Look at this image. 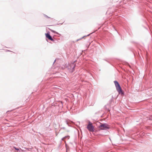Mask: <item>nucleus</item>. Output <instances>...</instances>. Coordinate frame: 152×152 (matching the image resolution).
Segmentation results:
<instances>
[{
	"instance_id": "2",
	"label": "nucleus",
	"mask_w": 152,
	"mask_h": 152,
	"mask_svg": "<svg viewBox=\"0 0 152 152\" xmlns=\"http://www.w3.org/2000/svg\"><path fill=\"white\" fill-rule=\"evenodd\" d=\"M99 129L101 130H106L109 129L110 128L109 126L105 124H101L99 127Z\"/></svg>"
},
{
	"instance_id": "3",
	"label": "nucleus",
	"mask_w": 152,
	"mask_h": 152,
	"mask_svg": "<svg viewBox=\"0 0 152 152\" xmlns=\"http://www.w3.org/2000/svg\"><path fill=\"white\" fill-rule=\"evenodd\" d=\"M87 128L89 131L91 132H93L94 129V127L92 124L90 122H89L87 126Z\"/></svg>"
},
{
	"instance_id": "1",
	"label": "nucleus",
	"mask_w": 152,
	"mask_h": 152,
	"mask_svg": "<svg viewBox=\"0 0 152 152\" xmlns=\"http://www.w3.org/2000/svg\"><path fill=\"white\" fill-rule=\"evenodd\" d=\"M114 82L116 90L120 94L121 93H122L121 88L118 83L116 81H114Z\"/></svg>"
},
{
	"instance_id": "6",
	"label": "nucleus",
	"mask_w": 152,
	"mask_h": 152,
	"mask_svg": "<svg viewBox=\"0 0 152 152\" xmlns=\"http://www.w3.org/2000/svg\"><path fill=\"white\" fill-rule=\"evenodd\" d=\"M15 148V149H17V150H19V149H16Z\"/></svg>"
},
{
	"instance_id": "5",
	"label": "nucleus",
	"mask_w": 152,
	"mask_h": 152,
	"mask_svg": "<svg viewBox=\"0 0 152 152\" xmlns=\"http://www.w3.org/2000/svg\"><path fill=\"white\" fill-rule=\"evenodd\" d=\"M15 148V149H17V150H19V149H16Z\"/></svg>"
},
{
	"instance_id": "4",
	"label": "nucleus",
	"mask_w": 152,
	"mask_h": 152,
	"mask_svg": "<svg viewBox=\"0 0 152 152\" xmlns=\"http://www.w3.org/2000/svg\"><path fill=\"white\" fill-rule=\"evenodd\" d=\"M45 36L46 37L49 39L53 41V39L50 36V34L49 33H47L45 34Z\"/></svg>"
}]
</instances>
